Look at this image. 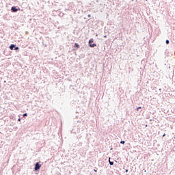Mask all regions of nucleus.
<instances>
[{
	"instance_id": "2eb2a0df",
	"label": "nucleus",
	"mask_w": 175,
	"mask_h": 175,
	"mask_svg": "<svg viewBox=\"0 0 175 175\" xmlns=\"http://www.w3.org/2000/svg\"><path fill=\"white\" fill-rule=\"evenodd\" d=\"M165 133H164V135H163V137H165Z\"/></svg>"
},
{
	"instance_id": "f03ea898",
	"label": "nucleus",
	"mask_w": 175,
	"mask_h": 175,
	"mask_svg": "<svg viewBox=\"0 0 175 175\" xmlns=\"http://www.w3.org/2000/svg\"><path fill=\"white\" fill-rule=\"evenodd\" d=\"M11 10H12L13 12H16V11L18 10V9H16V7L11 8Z\"/></svg>"
},
{
	"instance_id": "ddd939ff",
	"label": "nucleus",
	"mask_w": 175,
	"mask_h": 175,
	"mask_svg": "<svg viewBox=\"0 0 175 175\" xmlns=\"http://www.w3.org/2000/svg\"><path fill=\"white\" fill-rule=\"evenodd\" d=\"M18 121H21V118H18Z\"/></svg>"
},
{
	"instance_id": "4468645a",
	"label": "nucleus",
	"mask_w": 175,
	"mask_h": 175,
	"mask_svg": "<svg viewBox=\"0 0 175 175\" xmlns=\"http://www.w3.org/2000/svg\"><path fill=\"white\" fill-rule=\"evenodd\" d=\"M88 17H91V14H89V15H88Z\"/></svg>"
},
{
	"instance_id": "20e7f679",
	"label": "nucleus",
	"mask_w": 175,
	"mask_h": 175,
	"mask_svg": "<svg viewBox=\"0 0 175 175\" xmlns=\"http://www.w3.org/2000/svg\"><path fill=\"white\" fill-rule=\"evenodd\" d=\"M96 44H90V47H96Z\"/></svg>"
},
{
	"instance_id": "423d86ee",
	"label": "nucleus",
	"mask_w": 175,
	"mask_h": 175,
	"mask_svg": "<svg viewBox=\"0 0 175 175\" xmlns=\"http://www.w3.org/2000/svg\"><path fill=\"white\" fill-rule=\"evenodd\" d=\"M92 42H94V40H93V39H90V40H89V44H92Z\"/></svg>"
},
{
	"instance_id": "9d476101",
	"label": "nucleus",
	"mask_w": 175,
	"mask_h": 175,
	"mask_svg": "<svg viewBox=\"0 0 175 175\" xmlns=\"http://www.w3.org/2000/svg\"><path fill=\"white\" fill-rule=\"evenodd\" d=\"M120 143H121V144H124L125 142L124 141H121Z\"/></svg>"
},
{
	"instance_id": "f8f14e48",
	"label": "nucleus",
	"mask_w": 175,
	"mask_h": 175,
	"mask_svg": "<svg viewBox=\"0 0 175 175\" xmlns=\"http://www.w3.org/2000/svg\"><path fill=\"white\" fill-rule=\"evenodd\" d=\"M18 49V47L15 48V51H17Z\"/></svg>"
},
{
	"instance_id": "1a4fd4ad",
	"label": "nucleus",
	"mask_w": 175,
	"mask_h": 175,
	"mask_svg": "<svg viewBox=\"0 0 175 175\" xmlns=\"http://www.w3.org/2000/svg\"><path fill=\"white\" fill-rule=\"evenodd\" d=\"M139 109H142V107H137V111H139Z\"/></svg>"
},
{
	"instance_id": "0eeeda50",
	"label": "nucleus",
	"mask_w": 175,
	"mask_h": 175,
	"mask_svg": "<svg viewBox=\"0 0 175 175\" xmlns=\"http://www.w3.org/2000/svg\"><path fill=\"white\" fill-rule=\"evenodd\" d=\"M111 158H109V163H110V165H113V161H111Z\"/></svg>"
},
{
	"instance_id": "f257e3e1",
	"label": "nucleus",
	"mask_w": 175,
	"mask_h": 175,
	"mask_svg": "<svg viewBox=\"0 0 175 175\" xmlns=\"http://www.w3.org/2000/svg\"><path fill=\"white\" fill-rule=\"evenodd\" d=\"M40 167H42L41 163H36L35 164L34 170H35V171H38V170H40Z\"/></svg>"
},
{
	"instance_id": "6e6552de",
	"label": "nucleus",
	"mask_w": 175,
	"mask_h": 175,
	"mask_svg": "<svg viewBox=\"0 0 175 175\" xmlns=\"http://www.w3.org/2000/svg\"><path fill=\"white\" fill-rule=\"evenodd\" d=\"M165 42H166L167 44H170L169 40H165Z\"/></svg>"
},
{
	"instance_id": "dca6fc26",
	"label": "nucleus",
	"mask_w": 175,
	"mask_h": 175,
	"mask_svg": "<svg viewBox=\"0 0 175 175\" xmlns=\"http://www.w3.org/2000/svg\"><path fill=\"white\" fill-rule=\"evenodd\" d=\"M126 172H129V170H126Z\"/></svg>"
},
{
	"instance_id": "7ed1b4c3",
	"label": "nucleus",
	"mask_w": 175,
	"mask_h": 175,
	"mask_svg": "<svg viewBox=\"0 0 175 175\" xmlns=\"http://www.w3.org/2000/svg\"><path fill=\"white\" fill-rule=\"evenodd\" d=\"M14 47H16L15 44H11L10 49H11V51H12Z\"/></svg>"
},
{
	"instance_id": "9b49d317",
	"label": "nucleus",
	"mask_w": 175,
	"mask_h": 175,
	"mask_svg": "<svg viewBox=\"0 0 175 175\" xmlns=\"http://www.w3.org/2000/svg\"><path fill=\"white\" fill-rule=\"evenodd\" d=\"M23 116H27V113H25V114H23Z\"/></svg>"
},
{
	"instance_id": "39448f33",
	"label": "nucleus",
	"mask_w": 175,
	"mask_h": 175,
	"mask_svg": "<svg viewBox=\"0 0 175 175\" xmlns=\"http://www.w3.org/2000/svg\"><path fill=\"white\" fill-rule=\"evenodd\" d=\"M75 47H77V49H79L80 46L79 44H75Z\"/></svg>"
}]
</instances>
